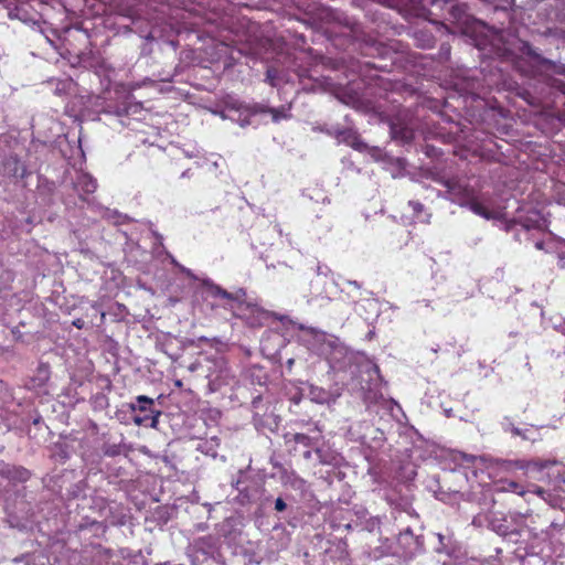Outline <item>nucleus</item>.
<instances>
[{"label": "nucleus", "mask_w": 565, "mask_h": 565, "mask_svg": "<svg viewBox=\"0 0 565 565\" xmlns=\"http://www.w3.org/2000/svg\"><path fill=\"white\" fill-rule=\"evenodd\" d=\"M207 297L225 301L223 307L233 312L234 318L243 321L252 329H259L266 320V312L256 303L247 302L246 292L243 288L230 292L226 289L213 284L205 282Z\"/></svg>", "instance_id": "obj_1"}, {"label": "nucleus", "mask_w": 565, "mask_h": 565, "mask_svg": "<svg viewBox=\"0 0 565 565\" xmlns=\"http://www.w3.org/2000/svg\"><path fill=\"white\" fill-rule=\"evenodd\" d=\"M153 399L146 395H138L136 404H131V412H139L134 416V423L137 426H149L153 429L158 428L161 411L153 409Z\"/></svg>", "instance_id": "obj_2"}, {"label": "nucleus", "mask_w": 565, "mask_h": 565, "mask_svg": "<svg viewBox=\"0 0 565 565\" xmlns=\"http://www.w3.org/2000/svg\"><path fill=\"white\" fill-rule=\"evenodd\" d=\"M237 109L244 110L249 115L269 113L274 122H279L280 120L288 119L291 116L289 113L290 106H280L278 108H274L255 103L253 105H239Z\"/></svg>", "instance_id": "obj_3"}, {"label": "nucleus", "mask_w": 565, "mask_h": 565, "mask_svg": "<svg viewBox=\"0 0 565 565\" xmlns=\"http://www.w3.org/2000/svg\"><path fill=\"white\" fill-rule=\"evenodd\" d=\"M448 191L450 199L459 205H465L472 195L471 190L456 179H447L441 182Z\"/></svg>", "instance_id": "obj_4"}, {"label": "nucleus", "mask_w": 565, "mask_h": 565, "mask_svg": "<svg viewBox=\"0 0 565 565\" xmlns=\"http://www.w3.org/2000/svg\"><path fill=\"white\" fill-rule=\"evenodd\" d=\"M50 380V365L47 362H40L33 372L31 379H29V390L36 391L47 385Z\"/></svg>", "instance_id": "obj_5"}, {"label": "nucleus", "mask_w": 565, "mask_h": 565, "mask_svg": "<svg viewBox=\"0 0 565 565\" xmlns=\"http://www.w3.org/2000/svg\"><path fill=\"white\" fill-rule=\"evenodd\" d=\"M330 134L334 135L339 142H343L355 150L362 151L366 148V145L360 139L358 132L351 128L334 130Z\"/></svg>", "instance_id": "obj_6"}, {"label": "nucleus", "mask_w": 565, "mask_h": 565, "mask_svg": "<svg viewBox=\"0 0 565 565\" xmlns=\"http://www.w3.org/2000/svg\"><path fill=\"white\" fill-rule=\"evenodd\" d=\"M1 476L13 483H24L29 481L32 473L25 467L7 465L2 468Z\"/></svg>", "instance_id": "obj_7"}, {"label": "nucleus", "mask_w": 565, "mask_h": 565, "mask_svg": "<svg viewBox=\"0 0 565 565\" xmlns=\"http://www.w3.org/2000/svg\"><path fill=\"white\" fill-rule=\"evenodd\" d=\"M3 170L9 177L24 179L28 175L26 167L17 156H9L3 162Z\"/></svg>", "instance_id": "obj_8"}, {"label": "nucleus", "mask_w": 565, "mask_h": 565, "mask_svg": "<svg viewBox=\"0 0 565 565\" xmlns=\"http://www.w3.org/2000/svg\"><path fill=\"white\" fill-rule=\"evenodd\" d=\"M391 136L394 140H399L403 143H408L414 138V131L406 125L392 122L391 124Z\"/></svg>", "instance_id": "obj_9"}, {"label": "nucleus", "mask_w": 565, "mask_h": 565, "mask_svg": "<svg viewBox=\"0 0 565 565\" xmlns=\"http://www.w3.org/2000/svg\"><path fill=\"white\" fill-rule=\"evenodd\" d=\"M463 206H467L475 214L482 216L486 220H491L495 217V212L489 210L482 202L477 200L473 195H471L468 199Z\"/></svg>", "instance_id": "obj_10"}, {"label": "nucleus", "mask_w": 565, "mask_h": 565, "mask_svg": "<svg viewBox=\"0 0 565 565\" xmlns=\"http://www.w3.org/2000/svg\"><path fill=\"white\" fill-rule=\"evenodd\" d=\"M75 185L79 192L92 194L97 189V181L88 173H81L77 175Z\"/></svg>", "instance_id": "obj_11"}, {"label": "nucleus", "mask_w": 565, "mask_h": 565, "mask_svg": "<svg viewBox=\"0 0 565 565\" xmlns=\"http://www.w3.org/2000/svg\"><path fill=\"white\" fill-rule=\"evenodd\" d=\"M531 226L526 223L513 222L507 226V232H513L516 236V241L522 243L521 235L527 237L530 235Z\"/></svg>", "instance_id": "obj_12"}, {"label": "nucleus", "mask_w": 565, "mask_h": 565, "mask_svg": "<svg viewBox=\"0 0 565 565\" xmlns=\"http://www.w3.org/2000/svg\"><path fill=\"white\" fill-rule=\"evenodd\" d=\"M285 438L286 443L294 441L297 445H302L308 448L311 446V438L307 434L295 433L290 435V438L288 437V435H286Z\"/></svg>", "instance_id": "obj_13"}, {"label": "nucleus", "mask_w": 565, "mask_h": 565, "mask_svg": "<svg viewBox=\"0 0 565 565\" xmlns=\"http://www.w3.org/2000/svg\"><path fill=\"white\" fill-rule=\"evenodd\" d=\"M501 484H502L501 488H499V490H501V491L514 492L519 495L525 494V491L515 481H501Z\"/></svg>", "instance_id": "obj_14"}, {"label": "nucleus", "mask_w": 565, "mask_h": 565, "mask_svg": "<svg viewBox=\"0 0 565 565\" xmlns=\"http://www.w3.org/2000/svg\"><path fill=\"white\" fill-rule=\"evenodd\" d=\"M529 492L542 498L543 500H546L547 498H550L548 491L539 486H532V489L529 490Z\"/></svg>", "instance_id": "obj_15"}, {"label": "nucleus", "mask_w": 565, "mask_h": 565, "mask_svg": "<svg viewBox=\"0 0 565 565\" xmlns=\"http://www.w3.org/2000/svg\"><path fill=\"white\" fill-rule=\"evenodd\" d=\"M543 64L547 65L548 67H553L555 73L565 75V65H556L554 62L550 60H544Z\"/></svg>", "instance_id": "obj_16"}, {"label": "nucleus", "mask_w": 565, "mask_h": 565, "mask_svg": "<svg viewBox=\"0 0 565 565\" xmlns=\"http://www.w3.org/2000/svg\"><path fill=\"white\" fill-rule=\"evenodd\" d=\"M550 86L562 92L565 95V82L557 78H552L550 82Z\"/></svg>", "instance_id": "obj_17"}, {"label": "nucleus", "mask_w": 565, "mask_h": 565, "mask_svg": "<svg viewBox=\"0 0 565 565\" xmlns=\"http://www.w3.org/2000/svg\"><path fill=\"white\" fill-rule=\"evenodd\" d=\"M408 205L412 207L415 215H419V213L424 211V205L418 201L411 200Z\"/></svg>", "instance_id": "obj_18"}, {"label": "nucleus", "mask_w": 565, "mask_h": 565, "mask_svg": "<svg viewBox=\"0 0 565 565\" xmlns=\"http://www.w3.org/2000/svg\"><path fill=\"white\" fill-rule=\"evenodd\" d=\"M286 509H287V505H286V502L284 501V499L278 498L275 500V510L276 511L284 512V511H286Z\"/></svg>", "instance_id": "obj_19"}, {"label": "nucleus", "mask_w": 565, "mask_h": 565, "mask_svg": "<svg viewBox=\"0 0 565 565\" xmlns=\"http://www.w3.org/2000/svg\"><path fill=\"white\" fill-rule=\"evenodd\" d=\"M169 257H170V259H172V264H174L177 267H179V269H180V271H181V273H183V274H185L186 276H189V277L193 278V274H192V271H190V269H189V268H184V266H182V265L178 264V263H177V260H174V258H173L172 256H170V255H169Z\"/></svg>", "instance_id": "obj_20"}, {"label": "nucleus", "mask_w": 565, "mask_h": 565, "mask_svg": "<svg viewBox=\"0 0 565 565\" xmlns=\"http://www.w3.org/2000/svg\"><path fill=\"white\" fill-rule=\"evenodd\" d=\"M266 81L271 85L275 86V71L274 70H267L266 72Z\"/></svg>", "instance_id": "obj_21"}, {"label": "nucleus", "mask_w": 565, "mask_h": 565, "mask_svg": "<svg viewBox=\"0 0 565 565\" xmlns=\"http://www.w3.org/2000/svg\"><path fill=\"white\" fill-rule=\"evenodd\" d=\"M463 7L465 6H460V4H457V6L452 7L451 13L454 14L455 18H459L460 17V14L463 12Z\"/></svg>", "instance_id": "obj_22"}, {"label": "nucleus", "mask_w": 565, "mask_h": 565, "mask_svg": "<svg viewBox=\"0 0 565 565\" xmlns=\"http://www.w3.org/2000/svg\"><path fill=\"white\" fill-rule=\"evenodd\" d=\"M109 524L115 525V526L124 525L125 524V515H120V518H118L116 520L115 519L109 520Z\"/></svg>", "instance_id": "obj_23"}, {"label": "nucleus", "mask_w": 565, "mask_h": 565, "mask_svg": "<svg viewBox=\"0 0 565 565\" xmlns=\"http://www.w3.org/2000/svg\"><path fill=\"white\" fill-rule=\"evenodd\" d=\"M152 236L156 238L154 245H163V237L154 231H151Z\"/></svg>", "instance_id": "obj_24"}, {"label": "nucleus", "mask_w": 565, "mask_h": 565, "mask_svg": "<svg viewBox=\"0 0 565 565\" xmlns=\"http://www.w3.org/2000/svg\"><path fill=\"white\" fill-rule=\"evenodd\" d=\"M106 216L108 218H111V217H118V218L124 217V218H126V216H121L120 214H118V212H110L109 210H107Z\"/></svg>", "instance_id": "obj_25"}, {"label": "nucleus", "mask_w": 565, "mask_h": 565, "mask_svg": "<svg viewBox=\"0 0 565 565\" xmlns=\"http://www.w3.org/2000/svg\"><path fill=\"white\" fill-rule=\"evenodd\" d=\"M558 259H559V267L564 268L565 267V255L564 253L559 254L558 255Z\"/></svg>", "instance_id": "obj_26"}, {"label": "nucleus", "mask_w": 565, "mask_h": 565, "mask_svg": "<svg viewBox=\"0 0 565 565\" xmlns=\"http://www.w3.org/2000/svg\"><path fill=\"white\" fill-rule=\"evenodd\" d=\"M73 324L75 326V328L81 329V328H83L84 322H83V320L77 319L73 322Z\"/></svg>", "instance_id": "obj_27"}, {"label": "nucleus", "mask_w": 565, "mask_h": 565, "mask_svg": "<svg viewBox=\"0 0 565 565\" xmlns=\"http://www.w3.org/2000/svg\"><path fill=\"white\" fill-rule=\"evenodd\" d=\"M514 466H516V468H519V469L525 468V465H523V461H514Z\"/></svg>", "instance_id": "obj_28"}, {"label": "nucleus", "mask_w": 565, "mask_h": 565, "mask_svg": "<svg viewBox=\"0 0 565 565\" xmlns=\"http://www.w3.org/2000/svg\"><path fill=\"white\" fill-rule=\"evenodd\" d=\"M533 244H534V247H536V248L543 247L542 241H535Z\"/></svg>", "instance_id": "obj_29"}, {"label": "nucleus", "mask_w": 565, "mask_h": 565, "mask_svg": "<svg viewBox=\"0 0 565 565\" xmlns=\"http://www.w3.org/2000/svg\"><path fill=\"white\" fill-rule=\"evenodd\" d=\"M190 177V170H185L182 172L181 178H188Z\"/></svg>", "instance_id": "obj_30"}, {"label": "nucleus", "mask_w": 565, "mask_h": 565, "mask_svg": "<svg viewBox=\"0 0 565 565\" xmlns=\"http://www.w3.org/2000/svg\"><path fill=\"white\" fill-rule=\"evenodd\" d=\"M248 124H249V120L248 119H244V120H242L241 126L244 127V126H246Z\"/></svg>", "instance_id": "obj_31"}, {"label": "nucleus", "mask_w": 565, "mask_h": 565, "mask_svg": "<svg viewBox=\"0 0 565 565\" xmlns=\"http://www.w3.org/2000/svg\"><path fill=\"white\" fill-rule=\"evenodd\" d=\"M175 385H177V387H181V385H182V384H181V381H177V382H175Z\"/></svg>", "instance_id": "obj_32"}]
</instances>
